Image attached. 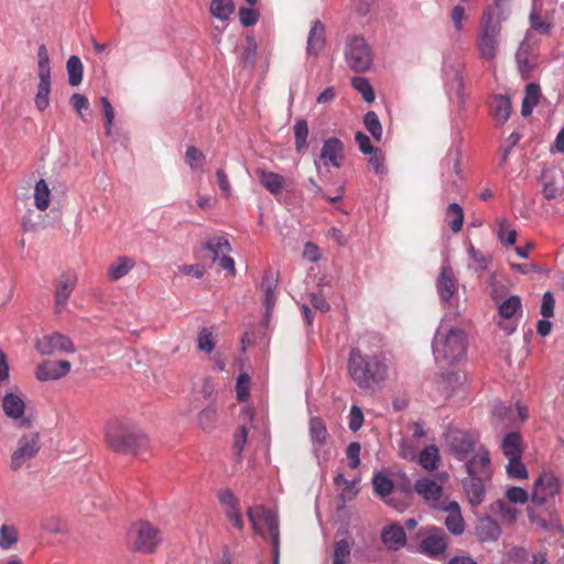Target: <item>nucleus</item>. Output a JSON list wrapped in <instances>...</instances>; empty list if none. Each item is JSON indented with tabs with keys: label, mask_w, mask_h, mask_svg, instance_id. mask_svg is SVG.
Returning <instances> with one entry per match:
<instances>
[{
	"label": "nucleus",
	"mask_w": 564,
	"mask_h": 564,
	"mask_svg": "<svg viewBox=\"0 0 564 564\" xmlns=\"http://www.w3.org/2000/svg\"><path fill=\"white\" fill-rule=\"evenodd\" d=\"M490 115L498 124H503L511 113V101L502 95L492 96L488 101Z\"/></svg>",
	"instance_id": "4be33fe9"
},
{
	"label": "nucleus",
	"mask_w": 564,
	"mask_h": 564,
	"mask_svg": "<svg viewBox=\"0 0 564 564\" xmlns=\"http://www.w3.org/2000/svg\"><path fill=\"white\" fill-rule=\"evenodd\" d=\"M441 300L448 303L458 290V283L449 265H443L436 281Z\"/></svg>",
	"instance_id": "f3484780"
},
{
	"label": "nucleus",
	"mask_w": 564,
	"mask_h": 564,
	"mask_svg": "<svg viewBox=\"0 0 564 564\" xmlns=\"http://www.w3.org/2000/svg\"><path fill=\"white\" fill-rule=\"evenodd\" d=\"M506 471L511 479H527L529 477L528 469L521 458H510L506 465Z\"/></svg>",
	"instance_id": "8fccbe9b"
},
{
	"label": "nucleus",
	"mask_w": 564,
	"mask_h": 564,
	"mask_svg": "<svg viewBox=\"0 0 564 564\" xmlns=\"http://www.w3.org/2000/svg\"><path fill=\"white\" fill-rule=\"evenodd\" d=\"M278 280L272 272H267L262 279L261 288L264 293L263 304L265 306L267 315L273 310L275 305V290Z\"/></svg>",
	"instance_id": "bb28decb"
},
{
	"label": "nucleus",
	"mask_w": 564,
	"mask_h": 564,
	"mask_svg": "<svg viewBox=\"0 0 564 564\" xmlns=\"http://www.w3.org/2000/svg\"><path fill=\"white\" fill-rule=\"evenodd\" d=\"M19 541V532L14 525L2 524L0 527V549L11 550Z\"/></svg>",
	"instance_id": "79ce46f5"
},
{
	"label": "nucleus",
	"mask_w": 564,
	"mask_h": 564,
	"mask_svg": "<svg viewBox=\"0 0 564 564\" xmlns=\"http://www.w3.org/2000/svg\"><path fill=\"white\" fill-rule=\"evenodd\" d=\"M294 138H295V150L297 152H302L307 147V137H308V124L304 119H300L295 122L293 127Z\"/></svg>",
	"instance_id": "de8ad7c7"
},
{
	"label": "nucleus",
	"mask_w": 564,
	"mask_h": 564,
	"mask_svg": "<svg viewBox=\"0 0 564 564\" xmlns=\"http://www.w3.org/2000/svg\"><path fill=\"white\" fill-rule=\"evenodd\" d=\"M521 299L518 295H511L498 304V312L502 318H512L517 313H521Z\"/></svg>",
	"instance_id": "ea45409f"
},
{
	"label": "nucleus",
	"mask_w": 564,
	"mask_h": 564,
	"mask_svg": "<svg viewBox=\"0 0 564 564\" xmlns=\"http://www.w3.org/2000/svg\"><path fill=\"white\" fill-rule=\"evenodd\" d=\"M257 55V42L254 37L248 36L246 40V45L243 47V52L241 54V61L249 66L254 64V58Z\"/></svg>",
	"instance_id": "13d9d810"
},
{
	"label": "nucleus",
	"mask_w": 564,
	"mask_h": 564,
	"mask_svg": "<svg viewBox=\"0 0 564 564\" xmlns=\"http://www.w3.org/2000/svg\"><path fill=\"white\" fill-rule=\"evenodd\" d=\"M372 486L375 494L386 499L393 490L394 484L384 473L379 471L372 477Z\"/></svg>",
	"instance_id": "4c0bfd02"
},
{
	"label": "nucleus",
	"mask_w": 564,
	"mask_h": 564,
	"mask_svg": "<svg viewBox=\"0 0 564 564\" xmlns=\"http://www.w3.org/2000/svg\"><path fill=\"white\" fill-rule=\"evenodd\" d=\"M419 465L425 470H434L441 462L440 451L436 445H429L419 454Z\"/></svg>",
	"instance_id": "2f4dec72"
},
{
	"label": "nucleus",
	"mask_w": 564,
	"mask_h": 564,
	"mask_svg": "<svg viewBox=\"0 0 564 564\" xmlns=\"http://www.w3.org/2000/svg\"><path fill=\"white\" fill-rule=\"evenodd\" d=\"M479 437L477 434L458 429H451L445 443L449 453L458 460H465L470 454L477 451Z\"/></svg>",
	"instance_id": "1a4fd4ad"
},
{
	"label": "nucleus",
	"mask_w": 564,
	"mask_h": 564,
	"mask_svg": "<svg viewBox=\"0 0 564 564\" xmlns=\"http://www.w3.org/2000/svg\"><path fill=\"white\" fill-rule=\"evenodd\" d=\"M541 96L540 86L535 83H530L525 87V95L522 101L521 113L527 117L532 113L533 108L539 104Z\"/></svg>",
	"instance_id": "473e14b6"
},
{
	"label": "nucleus",
	"mask_w": 564,
	"mask_h": 564,
	"mask_svg": "<svg viewBox=\"0 0 564 564\" xmlns=\"http://www.w3.org/2000/svg\"><path fill=\"white\" fill-rule=\"evenodd\" d=\"M325 25L319 20H315L307 36V54L317 56L325 47Z\"/></svg>",
	"instance_id": "412c9836"
},
{
	"label": "nucleus",
	"mask_w": 564,
	"mask_h": 564,
	"mask_svg": "<svg viewBox=\"0 0 564 564\" xmlns=\"http://www.w3.org/2000/svg\"><path fill=\"white\" fill-rule=\"evenodd\" d=\"M205 154L196 147H188L185 152V162L192 170H197L203 166L205 162Z\"/></svg>",
	"instance_id": "4d7b16f0"
},
{
	"label": "nucleus",
	"mask_w": 564,
	"mask_h": 564,
	"mask_svg": "<svg viewBox=\"0 0 564 564\" xmlns=\"http://www.w3.org/2000/svg\"><path fill=\"white\" fill-rule=\"evenodd\" d=\"M239 20L243 26H252L258 22L259 13L252 8L242 7L239 9Z\"/></svg>",
	"instance_id": "0e129e2a"
},
{
	"label": "nucleus",
	"mask_w": 564,
	"mask_h": 564,
	"mask_svg": "<svg viewBox=\"0 0 564 564\" xmlns=\"http://www.w3.org/2000/svg\"><path fill=\"white\" fill-rule=\"evenodd\" d=\"M218 419V413L215 406L208 405L198 413V425L204 431H212L215 429Z\"/></svg>",
	"instance_id": "49530a36"
},
{
	"label": "nucleus",
	"mask_w": 564,
	"mask_h": 564,
	"mask_svg": "<svg viewBox=\"0 0 564 564\" xmlns=\"http://www.w3.org/2000/svg\"><path fill=\"white\" fill-rule=\"evenodd\" d=\"M248 430L245 425L240 426L234 434V449L237 456H240L247 443Z\"/></svg>",
	"instance_id": "338daca9"
},
{
	"label": "nucleus",
	"mask_w": 564,
	"mask_h": 564,
	"mask_svg": "<svg viewBox=\"0 0 564 564\" xmlns=\"http://www.w3.org/2000/svg\"><path fill=\"white\" fill-rule=\"evenodd\" d=\"M381 542L388 551L395 552L401 550L406 544L404 529L397 523L386 525L381 531Z\"/></svg>",
	"instance_id": "a211bd4d"
},
{
	"label": "nucleus",
	"mask_w": 564,
	"mask_h": 564,
	"mask_svg": "<svg viewBox=\"0 0 564 564\" xmlns=\"http://www.w3.org/2000/svg\"><path fill=\"white\" fill-rule=\"evenodd\" d=\"M489 512L494 516H499L501 521L506 524H512L519 514L517 508L512 507L510 502L498 499L489 506Z\"/></svg>",
	"instance_id": "a878e982"
},
{
	"label": "nucleus",
	"mask_w": 564,
	"mask_h": 564,
	"mask_svg": "<svg viewBox=\"0 0 564 564\" xmlns=\"http://www.w3.org/2000/svg\"><path fill=\"white\" fill-rule=\"evenodd\" d=\"M352 87L362 95V98L367 102H372L375 100V91L369 80L364 77H354L351 80Z\"/></svg>",
	"instance_id": "603ef678"
},
{
	"label": "nucleus",
	"mask_w": 564,
	"mask_h": 564,
	"mask_svg": "<svg viewBox=\"0 0 564 564\" xmlns=\"http://www.w3.org/2000/svg\"><path fill=\"white\" fill-rule=\"evenodd\" d=\"M477 533L482 541H496L501 535L500 525L490 517L479 520Z\"/></svg>",
	"instance_id": "cd10ccee"
},
{
	"label": "nucleus",
	"mask_w": 564,
	"mask_h": 564,
	"mask_svg": "<svg viewBox=\"0 0 564 564\" xmlns=\"http://www.w3.org/2000/svg\"><path fill=\"white\" fill-rule=\"evenodd\" d=\"M261 185L272 195H280L285 187V178L279 173L258 169L256 171Z\"/></svg>",
	"instance_id": "b1692460"
},
{
	"label": "nucleus",
	"mask_w": 564,
	"mask_h": 564,
	"mask_svg": "<svg viewBox=\"0 0 564 564\" xmlns=\"http://www.w3.org/2000/svg\"><path fill=\"white\" fill-rule=\"evenodd\" d=\"M310 435L314 445L323 446L328 437L325 422L321 417L310 420Z\"/></svg>",
	"instance_id": "e433bc0d"
},
{
	"label": "nucleus",
	"mask_w": 564,
	"mask_h": 564,
	"mask_svg": "<svg viewBox=\"0 0 564 564\" xmlns=\"http://www.w3.org/2000/svg\"><path fill=\"white\" fill-rule=\"evenodd\" d=\"M41 528L42 530L52 534H56L63 531L62 522L59 518L55 516H47L43 518L41 521Z\"/></svg>",
	"instance_id": "e2e57ef3"
},
{
	"label": "nucleus",
	"mask_w": 564,
	"mask_h": 564,
	"mask_svg": "<svg viewBox=\"0 0 564 564\" xmlns=\"http://www.w3.org/2000/svg\"><path fill=\"white\" fill-rule=\"evenodd\" d=\"M530 24L534 31L541 34H547L552 28L551 21L543 18L541 13L535 9H533L530 13Z\"/></svg>",
	"instance_id": "5fc2aeb1"
},
{
	"label": "nucleus",
	"mask_w": 564,
	"mask_h": 564,
	"mask_svg": "<svg viewBox=\"0 0 564 564\" xmlns=\"http://www.w3.org/2000/svg\"><path fill=\"white\" fill-rule=\"evenodd\" d=\"M500 447L508 459L521 458L524 449L522 437L518 432L507 433L501 441Z\"/></svg>",
	"instance_id": "393cba45"
},
{
	"label": "nucleus",
	"mask_w": 564,
	"mask_h": 564,
	"mask_svg": "<svg viewBox=\"0 0 564 564\" xmlns=\"http://www.w3.org/2000/svg\"><path fill=\"white\" fill-rule=\"evenodd\" d=\"M204 248L213 253V260L217 261L221 256L228 254L231 251V246L225 237H214L209 239Z\"/></svg>",
	"instance_id": "a19ab883"
},
{
	"label": "nucleus",
	"mask_w": 564,
	"mask_h": 564,
	"mask_svg": "<svg viewBox=\"0 0 564 564\" xmlns=\"http://www.w3.org/2000/svg\"><path fill=\"white\" fill-rule=\"evenodd\" d=\"M467 336L460 328L441 324L433 340V354L438 364L453 365L464 358Z\"/></svg>",
	"instance_id": "20e7f679"
},
{
	"label": "nucleus",
	"mask_w": 564,
	"mask_h": 564,
	"mask_svg": "<svg viewBox=\"0 0 564 564\" xmlns=\"http://www.w3.org/2000/svg\"><path fill=\"white\" fill-rule=\"evenodd\" d=\"M350 551L351 546L347 540H337L334 544L333 564H349Z\"/></svg>",
	"instance_id": "a18cd8bd"
},
{
	"label": "nucleus",
	"mask_w": 564,
	"mask_h": 564,
	"mask_svg": "<svg viewBox=\"0 0 564 564\" xmlns=\"http://www.w3.org/2000/svg\"><path fill=\"white\" fill-rule=\"evenodd\" d=\"M68 82L70 86H78L83 80V64L79 57L73 55L67 64Z\"/></svg>",
	"instance_id": "c03bdc74"
},
{
	"label": "nucleus",
	"mask_w": 564,
	"mask_h": 564,
	"mask_svg": "<svg viewBox=\"0 0 564 564\" xmlns=\"http://www.w3.org/2000/svg\"><path fill=\"white\" fill-rule=\"evenodd\" d=\"M76 278L70 274H62L55 283V308L61 313L75 288Z\"/></svg>",
	"instance_id": "6ab92c4d"
},
{
	"label": "nucleus",
	"mask_w": 564,
	"mask_h": 564,
	"mask_svg": "<svg viewBox=\"0 0 564 564\" xmlns=\"http://www.w3.org/2000/svg\"><path fill=\"white\" fill-rule=\"evenodd\" d=\"M414 490L426 501L435 506L443 494V488L435 480L423 477L416 480Z\"/></svg>",
	"instance_id": "aec40b11"
},
{
	"label": "nucleus",
	"mask_w": 564,
	"mask_h": 564,
	"mask_svg": "<svg viewBox=\"0 0 564 564\" xmlns=\"http://www.w3.org/2000/svg\"><path fill=\"white\" fill-rule=\"evenodd\" d=\"M319 159L325 166L340 167L344 160V143L338 138L325 140Z\"/></svg>",
	"instance_id": "dca6fc26"
},
{
	"label": "nucleus",
	"mask_w": 564,
	"mask_h": 564,
	"mask_svg": "<svg viewBox=\"0 0 564 564\" xmlns=\"http://www.w3.org/2000/svg\"><path fill=\"white\" fill-rule=\"evenodd\" d=\"M249 386L250 378L246 373L239 375L236 382V393L237 398L240 402H245L249 398Z\"/></svg>",
	"instance_id": "bf43d9fd"
},
{
	"label": "nucleus",
	"mask_w": 564,
	"mask_h": 564,
	"mask_svg": "<svg viewBox=\"0 0 564 564\" xmlns=\"http://www.w3.org/2000/svg\"><path fill=\"white\" fill-rule=\"evenodd\" d=\"M248 517L253 531L264 538L271 539L273 564H279L280 556V530L276 514L262 506L249 508Z\"/></svg>",
	"instance_id": "39448f33"
},
{
	"label": "nucleus",
	"mask_w": 564,
	"mask_h": 564,
	"mask_svg": "<svg viewBox=\"0 0 564 564\" xmlns=\"http://www.w3.org/2000/svg\"><path fill=\"white\" fill-rule=\"evenodd\" d=\"M161 542V531L147 521L132 524L128 532V546L133 552L152 554Z\"/></svg>",
	"instance_id": "423d86ee"
},
{
	"label": "nucleus",
	"mask_w": 564,
	"mask_h": 564,
	"mask_svg": "<svg viewBox=\"0 0 564 564\" xmlns=\"http://www.w3.org/2000/svg\"><path fill=\"white\" fill-rule=\"evenodd\" d=\"M108 446L121 454L139 455L149 447L148 436L132 422L121 419H111L105 431Z\"/></svg>",
	"instance_id": "f03ea898"
},
{
	"label": "nucleus",
	"mask_w": 564,
	"mask_h": 564,
	"mask_svg": "<svg viewBox=\"0 0 564 564\" xmlns=\"http://www.w3.org/2000/svg\"><path fill=\"white\" fill-rule=\"evenodd\" d=\"M361 446L358 442H351L346 451L347 459L349 460V466L352 469H356L360 465V454Z\"/></svg>",
	"instance_id": "774afa93"
},
{
	"label": "nucleus",
	"mask_w": 564,
	"mask_h": 564,
	"mask_svg": "<svg viewBox=\"0 0 564 564\" xmlns=\"http://www.w3.org/2000/svg\"><path fill=\"white\" fill-rule=\"evenodd\" d=\"M36 349L42 355H52L56 351L75 350L72 340L59 333L44 335L42 338L37 339Z\"/></svg>",
	"instance_id": "ddd939ff"
},
{
	"label": "nucleus",
	"mask_w": 564,
	"mask_h": 564,
	"mask_svg": "<svg viewBox=\"0 0 564 564\" xmlns=\"http://www.w3.org/2000/svg\"><path fill=\"white\" fill-rule=\"evenodd\" d=\"M465 8L460 4H456L451 11V20L454 29L457 33H460L464 29L463 21L466 19Z\"/></svg>",
	"instance_id": "69168bd1"
},
{
	"label": "nucleus",
	"mask_w": 564,
	"mask_h": 564,
	"mask_svg": "<svg viewBox=\"0 0 564 564\" xmlns=\"http://www.w3.org/2000/svg\"><path fill=\"white\" fill-rule=\"evenodd\" d=\"M501 19L496 18L491 6H487L480 15L475 40V46L481 59L494 62L498 57L501 45Z\"/></svg>",
	"instance_id": "7ed1b4c3"
},
{
	"label": "nucleus",
	"mask_w": 564,
	"mask_h": 564,
	"mask_svg": "<svg viewBox=\"0 0 564 564\" xmlns=\"http://www.w3.org/2000/svg\"><path fill=\"white\" fill-rule=\"evenodd\" d=\"M347 371L360 390L373 391L388 379L389 366L383 352H369L355 347L349 351Z\"/></svg>",
	"instance_id": "f257e3e1"
},
{
	"label": "nucleus",
	"mask_w": 564,
	"mask_h": 564,
	"mask_svg": "<svg viewBox=\"0 0 564 564\" xmlns=\"http://www.w3.org/2000/svg\"><path fill=\"white\" fill-rule=\"evenodd\" d=\"M369 165L371 170L380 176H383L387 174L388 170L386 166V156L381 152V150H376L369 154Z\"/></svg>",
	"instance_id": "6e6d98bb"
},
{
	"label": "nucleus",
	"mask_w": 564,
	"mask_h": 564,
	"mask_svg": "<svg viewBox=\"0 0 564 564\" xmlns=\"http://www.w3.org/2000/svg\"><path fill=\"white\" fill-rule=\"evenodd\" d=\"M506 498L510 503H525L529 499V495L523 488L512 486L507 489Z\"/></svg>",
	"instance_id": "052dcab7"
},
{
	"label": "nucleus",
	"mask_w": 564,
	"mask_h": 564,
	"mask_svg": "<svg viewBox=\"0 0 564 564\" xmlns=\"http://www.w3.org/2000/svg\"><path fill=\"white\" fill-rule=\"evenodd\" d=\"M40 451L39 433L23 435L19 440L18 448L12 453L10 468L13 471L19 470L28 460L36 456Z\"/></svg>",
	"instance_id": "9b49d317"
},
{
	"label": "nucleus",
	"mask_w": 564,
	"mask_h": 564,
	"mask_svg": "<svg viewBox=\"0 0 564 564\" xmlns=\"http://www.w3.org/2000/svg\"><path fill=\"white\" fill-rule=\"evenodd\" d=\"M197 346L199 350L207 354H210L214 350L215 341L213 339L212 333L207 328L202 329V332L199 333Z\"/></svg>",
	"instance_id": "680f3d73"
},
{
	"label": "nucleus",
	"mask_w": 564,
	"mask_h": 564,
	"mask_svg": "<svg viewBox=\"0 0 564 564\" xmlns=\"http://www.w3.org/2000/svg\"><path fill=\"white\" fill-rule=\"evenodd\" d=\"M135 265V261L129 257H118L108 269L109 278L112 281L126 276Z\"/></svg>",
	"instance_id": "c756f323"
},
{
	"label": "nucleus",
	"mask_w": 564,
	"mask_h": 564,
	"mask_svg": "<svg viewBox=\"0 0 564 564\" xmlns=\"http://www.w3.org/2000/svg\"><path fill=\"white\" fill-rule=\"evenodd\" d=\"M34 205L35 207L44 212L48 208L51 202V189L45 180H40L34 186Z\"/></svg>",
	"instance_id": "c9c22d12"
},
{
	"label": "nucleus",
	"mask_w": 564,
	"mask_h": 564,
	"mask_svg": "<svg viewBox=\"0 0 564 564\" xmlns=\"http://www.w3.org/2000/svg\"><path fill=\"white\" fill-rule=\"evenodd\" d=\"M70 367L67 360H44L37 366L35 376L40 381L58 380L69 373Z\"/></svg>",
	"instance_id": "4468645a"
},
{
	"label": "nucleus",
	"mask_w": 564,
	"mask_h": 564,
	"mask_svg": "<svg viewBox=\"0 0 564 564\" xmlns=\"http://www.w3.org/2000/svg\"><path fill=\"white\" fill-rule=\"evenodd\" d=\"M491 479L478 477H465L462 481L467 500L473 508L479 507L486 497V487Z\"/></svg>",
	"instance_id": "2eb2a0df"
},
{
	"label": "nucleus",
	"mask_w": 564,
	"mask_h": 564,
	"mask_svg": "<svg viewBox=\"0 0 564 564\" xmlns=\"http://www.w3.org/2000/svg\"><path fill=\"white\" fill-rule=\"evenodd\" d=\"M543 180V188L542 194L543 197L547 200L554 199L560 194V187L557 185V177L553 171L544 170L542 172Z\"/></svg>",
	"instance_id": "58836bf2"
},
{
	"label": "nucleus",
	"mask_w": 564,
	"mask_h": 564,
	"mask_svg": "<svg viewBox=\"0 0 564 564\" xmlns=\"http://www.w3.org/2000/svg\"><path fill=\"white\" fill-rule=\"evenodd\" d=\"M444 511L447 512L444 521L447 530L454 535H462L465 531V521L459 505L456 501H451L444 507Z\"/></svg>",
	"instance_id": "5701e85b"
},
{
	"label": "nucleus",
	"mask_w": 564,
	"mask_h": 564,
	"mask_svg": "<svg viewBox=\"0 0 564 564\" xmlns=\"http://www.w3.org/2000/svg\"><path fill=\"white\" fill-rule=\"evenodd\" d=\"M2 408L9 417L19 419L24 414L25 404L21 397L8 393L3 397Z\"/></svg>",
	"instance_id": "c85d7f7f"
},
{
	"label": "nucleus",
	"mask_w": 564,
	"mask_h": 564,
	"mask_svg": "<svg viewBox=\"0 0 564 564\" xmlns=\"http://www.w3.org/2000/svg\"><path fill=\"white\" fill-rule=\"evenodd\" d=\"M497 223L499 227V239L509 246L514 245L517 240V231L513 228H511L509 220L507 218H499Z\"/></svg>",
	"instance_id": "3c124183"
},
{
	"label": "nucleus",
	"mask_w": 564,
	"mask_h": 564,
	"mask_svg": "<svg viewBox=\"0 0 564 564\" xmlns=\"http://www.w3.org/2000/svg\"><path fill=\"white\" fill-rule=\"evenodd\" d=\"M334 482L337 486H343L340 492L341 500L349 501L356 496L357 490L355 489V482L352 480L346 479L343 474L336 475L334 478Z\"/></svg>",
	"instance_id": "864d4df0"
},
{
	"label": "nucleus",
	"mask_w": 564,
	"mask_h": 564,
	"mask_svg": "<svg viewBox=\"0 0 564 564\" xmlns=\"http://www.w3.org/2000/svg\"><path fill=\"white\" fill-rule=\"evenodd\" d=\"M345 59L349 68L362 73L370 68L373 62L372 51L360 35H350L346 40Z\"/></svg>",
	"instance_id": "6e6552de"
},
{
	"label": "nucleus",
	"mask_w": 564,
	"mask_h": 564,
	"mask_svg": "<svg viewBox=\"0 0 564 564\" xmlns=\"http://www.w3.org/2000/svg\"><path fill=\"white\" fill-rule=\"evenodd\" d=\"M39 86L35 96V106L40 111H44L50 105V93H51V74L39 75Z\"/></svg>",
	"instance_id": "7c9ffc66"
},
{
	"label": "nucleus",
	"mask_w": 564,
	"mask_h": 564,
	"mask_svg": "<svg viewBox=\"0 0 564 564\" xmlns=\"http://www.w3.org/2000/svg\"><path fill=\"white\" fill-rule=\"evenodd\" d=\"M417 552L434 560L446 556L448 536L442 528L429 525L417 532Z\"/></svg>",
	"instance_id": "0eeeda50"
},
{
	"label": "nucleus",
	"mask_w": 564,
	"mask_h": 564,
	"mask_svg": "<svg viewBox=\"0 0 564 564\" xmlns=\"http://www.w3.org/2000/svg\"><path fill=\"white\" fill-rule=\"evenodd\" d=\"M465 460L467 476L482 479L492 478L490 455L485 446L479 445L477 451L473 453V456Z\"/></svg>",
	"instance_id": "f8f14e48"
},
{
	"label": "nucleus",
	"mask_w": 564,
	"mask_h": 564,
	"mask_svg": "<svg viewBox=\"0 0 564 564\" xmlns=\"http://www.w3.org/2000/svg\"><path fill=\"white\" fill-rule=\"evenodd\" d=\"M445 218L448 223L451 230L457 234L462 230L464 225V210L457 203H451L445 210Z\"/></svg>",
	"instance_id": "72a5a7b5"
},
{
	"label": "nucleus",
	"mask_w": 564,
	"mask_h": 564,
	"mask_svg": "<svg viewBox=\"0 0 564 564\" xmlns=\"http://www.w3.org/2000/svg\"><path fill=\"white\" fill-rule=\"evenodd\" d=\"M364 124L368 132L372 135L375 141H381L382 138V126L375 111H368L364 116Z\"/></svg>",
	"instance_id": "09e8293b"
},
{
	"label": "nucleus",
	"mask_w": 564,
	"mask_h": 564,
	"mask_svg": "<svg viewBox=\"0 0 564 564\" xmlns=\"http://www.w3.org/2000/svg\"><path fill=\"white\" fill-rule=\"evenodd\" d=\"M234 10L235 4L232 0H212L210 2V13L221 21L227 20Z\"/></svg>",
	"instance_id": "37998d69"
},
{
	"label": "nucleus",
	"mask_w": 564,
	"mask_h": 564,
	"mask_svg": "<svg viewBox=\"0 0 564 564\" xmlns=\"http://www.w3.org/2000/svg\"><path fill=\"white\" fill-rule=\"evenodd\" d=\"M562 482L553 471L544 470L534 480L531 502L534 506H543L550 498L561 492Z\"/></svg>",
	"instance_id": "9d476101"
},
{
	"label": "nucleus",
	"mask_w": 564,
	"mask_h": 564,
	"mask_svg": "<svg viewBox=\"0 0 564 564\" xmlns=\"http://www.w3.org/2000/svg\"><path fill=\"white\" fill-rule=\"evenodd\" d=\"M529 48H530L529 44L525 42H522L520 44L517 55H516L518 68L524 78L529 77L531 70L534 67V62L531 58Z\"/></svg>",
	"instance_id": "f704fd0d"
}]
</instances>
